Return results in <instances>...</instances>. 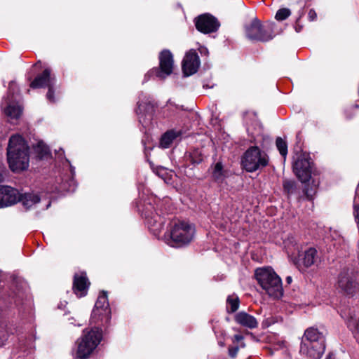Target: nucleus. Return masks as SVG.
<instances>
[{"mask_svg": "<svg viewBox=\"0 0 359 359\" xmlns=\"http://www.w3.org/2000/svg\"><path fill=\"white\" fill-rule=\"evenodd\" d=\"M111 319V311L107 299V293L102 292L100 294L95 302V307L91 315L92 323L97 324H107Z\"/></svg>", "mask_w": 359, "mask_h": 359, "instance_id": "obj_7", "label": "nucleus"}, {"mask_svg": "<svg viewBox=\"0 0 359 359\" xmlns=\"http://www.w3.org/2000/svg\"><path fill=\"white\" fill-rule=\"evenodd\" d=\"M212 177L217 182H222L226 177V172L221 162L216 163L212 166Z\"/></svg>", "mask_w": 359, "mask_h": 359, "instance_id": "obj_25", "label": "nucleus"}, {"mask_svg": "<svg viewBox=\"0 0 359 359\" xmlns=\"http://www.w3.org/2000/svg\"><path fill=\"white\" fill-rule=\"evenodd\" d=\"M53 86H50L49 87H48V93L46 94V97L49 100V102H55V98L54 97Z\"/></svg>", "mask_w": 359, "mask_h": 359, "instance_id": "obj_35", "label": "nucleus"}, {"mask_svg": "<svg viewBox=\"0 0 359 359\" xmlns=\"http://www.w3.org/2000/svg\"><path fill=\"white\" fill-rule=\"evenodd\" d=\"M20 199L17 189L9 186H0V208L12 205Z\"/></svg>", "mask_w": 359, "mask_h": 359, "instance_id": "obj_13", "label": "nucleus"}, {"mask_svg": "<svg viewBox=\"0 0 359 359\" xmlns=\"http://www.w3.org/2000/svg\"><path fill=\"white\" fill-rule=\"evenodd\" d=\"M199 57L194 50L187 52L182 61V70L185 76L196 73L199 67Z\"/></svg>", "mask_w": 359, "mask_h": 359, "instance_id": "obj_14", "label": "nucleus"}, {"mask_svg": "<svg viewBox=\"0 0 359 359\" xmlns=\"http://www.w3.org/2000/svg\"><path fill=\"white\" fill-rule=\"evenodd\" d=\"M300 30H301V27L296 28V31L297 32H300Z\"/></svg>", "mask_w": 359, "mask_h": 359, "instance_id": "obj_43", "label": "nucleus"}, {"mask_svg": "<svg viewBox=\"0 0 359 359\" xmlns=\"http://www.w3.org/2000/svg\"><path fill=\"white\" fill-rule=\"evenodd\" d=\"M308 18H309L310 21L315 20L316 19V18H317V14H316V11L314 10H313V9H311L309 11Z\"/></svg>", "mask_w": 359, "mask_h": 359, "instance_id": "obj_37", "label": "nucleus"}, {"mask_svg": "<svg viewBox=\"0 0 359 359\" xmlns=\"http://www.w3.org/2000/svg\"><path fill=\"white\" fill-rule=\"evenodd\" d=\"M245 32L249 39L261 41H268L273 37L271 28L264 29L261 22L256 18L246 25Z\"/></svg>", "mask_w": 359, "mask_h": 359, "instance_id": "obj_10", "label": "nucleus"}, {"mask_svg": "<svg viewBox=\"0 0 359 359\" xmlns=\"http://www.w3.org/2000/svg\"><path fill=\"white\" fill-rule=\"evenodd\" d=\"M238 346L231 347L229 348V355L231 358H235L238 352Z\"/></svg>", "mask_w": 359, "mask_h": 359, "instance_id": "obj_36", "label": "nucleus"}, {"mask_svg": "<svg viewBox=\"0 0 359 359\" xmlns=\"http://www.w3.org/2000/svg\"><path fill=\"white\" fill-rule=\"evenodd\" d=\"M40 201L38 195L34 193L24 194V208L29 209Z\"/></svg>", "mask_w": 359, "mask_h": 359, "instance_id": "obj_28", "label": "nucleus"}, {"mask_svg": "<svg viewBox=\"0 0 359 359\" xmlns=\"http://www.w3.org/2000/svg\"><path fill=\"white\" fill-rule=\"evenodd\" d=\"M89 285L90 283L85 273L74 275L73 290L79 297L86 295Z\"/></svg>", "mask_w": 359, "mask_h": 359, "instance_id": "obj_17", "label": "nucleus"}, {"mask_svg": "<svg viewBox=\"0 0 359 359\" xmlns=\"http://www.w3.org/2000/svg\"><path fill=\"white\" fill-rule=\"evenodd\" d=\"M205 51H204V53H208V49L204 48Z\"/></svg>", "mask_w": 359, "mask_h": 359, "instance_id": "obj_46", "label": "nucleus"}, {"mask_svg": "<svg viewBox=\"0 0 359 359\" xmlns=\"http://www.w3.org/2000/svg\"><path fill=\"white\" fill-rule=\"evenodd\" d=\"M7 161L10 169L14 172L22 170V136L12 135L7 147Z\"/></svg>", "mask_w": 359, "mask_h": 359, "instance_id": "obj_5", "label": "nucleus"}, {"mask_svg": "<svg viewBox=\"0 0 359 359\" xmlns=\"http://www.w3.org/2000/svg\"><path fill=\"white\" fill-rule=\"evenodd\" d=\"M23 169L25 170V164L24 163Z\"/></svg>", "mask_w": 359, "mask_h": 359, "instance_id": "obj_48", "label": "nucleus"}, {"mask_svg": "<svg viewBox=\"0 0 359 359\" xmlns=\"http://www.w3.org/2000/svg\"><path fill=\"white\" fill-rule=\"evenodd\" d=\"M339 287L347 294L359 291V273L353 269H344L339 275Z\"/></svg>", "mask_w": 359, "mask_h": 359, "instance_id": "obj_6", "label": "nucleus"}, {"mask_svg": "<svg viewBox=\"0 0 359 359\" xmlns=\"http://www.w3.org/2000/svg\"><path fill=\"white\" fill-rule=\"evenodd\" d=\"M236 322L243 327L255 329L258 325L257 319L246 312L241 311L235 316Z\"/></svg>", "mask_w": 359, "mask_h": 359, "instance_id": "obj_20", "label": "nucleus"}, {"mask_svg": "<svg viewBox=\"0 0 359 359\" xmlns=\"http://www.w3.org/2000/svg\"><path fill=\"white\" fill-rule=\"evenodd\" d=\"M55 79L54 76H51L50 70L46 69L39 76H37L31 83L32 88H48L50 86H54Z\"/></svg>", "mask_w": 359, "mask_h": 359, "instance_id": "obj_18", "label": "nucleus"}, {"mask_svg": "<svg viewBox=\"0 0 359 359\" xmlns=\"http://www.w3.org/2000/svg\"><path fill=\"white\" fill-rule=\"evenodd\" d=\"M286 281L288 284L291 283L292 282V278L290 276L287 277Z\"/></svg>", "mask_w": 359, "mask_h": 359, "instance_id": "obj_41", "label": "nucleus"}, {"mask_svg": "<svg viewBox=\"0 0 359 359\" xmlns=\"http://www.w3.org/2000/svg\"><path fill=\"white\" fill-rule=\"evenodd\" d=\"M245 122L247 125V131L252 137H255L262 133V125L257 119L255 115L248 114L245 117Z\"/></svg>", "mask_w": 359, "mask_h": 359, "instance_id": "obj_23", "label": "nucleus"}, {"mask_svg": "<svg viewBox=\"0 0 359 359\" xmlns=\"http://www.w3.org/2000/svg\"><path fill=\"white\" fill-rule=\"evenodd\" d=\"M276 147L278 149L280 155L285 158L287 154V142L281 137H278L276 141Z\"/></svg>", "mask_w": 359, "mask_h": 359, "instance_id": "obj_32", "label": "nucleus"}, {"mask_svg": "<svg viewBox=\"0 0 359 359\" xmlns=\"http://www.w3.org/2000/svg\"><path fill=\"white\" fill-rule=\"evenodd\" d=\"M71 172H72V175H74V168H73L72 166H71Z\"/></svg>", "mask_w": 359, "mask_h": 359, "instance_id": "obj_42", "label": "nucleus"}, {"mask_svg": "<svg viewBox=\"0 0 359 359\" xmlns=\"http://www.w3.org/2000/svg\"><path fill=\"white\" fill-rule=\"evenodd\" d=\"M137 104L138 107L136 111L139 116V121L144 128H148L151 123V121L152 119V114L151 113L149 112H147L145 115L141 114L142 110L145 109V106L140 101L137 102Z\"/></svg>", "mask_w": 359, "mask_h": 359, "instance_id": "obj_26", "label": "nucleus"}, {"mask_svg": "<svg viewBox=\"0 0 359 359\" xmlns=\"http://www.w3.org/2000/svg\"><path fill=\"white\" fill-rule=\"evenodd\" d=\"M186 136V130L182 128H175L166 131L161 137L160 145L167 149L175 141H180Z\"/></svg>", "mask_w": 359, "mask_h": 359, "instance_id": "obj_15", "label": "nucleus"}, {"mask_svg": "<svg viewBox=\"0 0 359 359\" xmlns=\"http://www.w3.org/2000/svg\"><path fill=\"white\" fill-rule=\"evenodd\" d=\"M239 307V298L236 294L229 295L226 299V309L229 313H233Z\"/></svg>", "mask_w": 359, "mask_h": 359, "instance_id": "obj_29", "label": "nucleus"}, {"mask_svg": "<svg viewBox=\"0 0 359 359\" xmlns=\"http://www.w3.org/2000/svg\"><path fill=\"white\" fill-rule=\"evenodd\" d=\"M325 350V344L301 343L300 353L311 359H320Z\"/></svg>", "mask_w": 359, "mask_h": 359, "instance_id": "obj_16", "label": "nucleus"}, {"mask_svg": "<svg viewBox=\"0 0 359 359\" xmlns=\"http://www.w3.org/2000/svg\"><path fill=\"white\" fill-rule=\"evenodd\" d=\"M348 327L353 334L359 333V317L355 313L350 314L347 317Z\"/></svg>", "mask_w": 359, "mask_h": 359, "instance_id": "obj_30", "label": "nucleus"}, {"mask_svg": "<svg viewBox=\"0 0 359 359\" xmlns=\"http://www.w3.org/2000/svg\"><path fill=\"white\" fill-rule=\"evenodd\" d=\"M318 259V252L314 248H309L302 255H299V266L302 265L305 268L314 265Z\"/></svg>", "mask_w": 359, "mask_h": 359, "instance_id": "obj_19", "label": "nucleus"}, {"mask_svg": "<svg viewBox=\"0 0 359 359\" xmlns=\"http://www.w3.org/2000/svg\"><path fill=\"white\" fill-rule=\"evenodd\" d=\"M6 168L3 164H0V182L4 179Z\"/></svg>", "mask_w": 359, "mask_h": 359, "instance_id": "obj_38", "label": "nucleus"}, {"mask_svg": "<svg viewBox=\"0 0 359 359\" xmlns=\"http://www.w3.org/2000/svg\"><path fill=\"white\" fill-rule=\"evenodd\" d=\"M243 339V337L241 334H236L233 337V341L234 342H238L240 341H242Z\"/></svg>", "mask_w": 359, "mask_h": 359, "instance_id": "obj_39", "label": "nucleus"}, {"mask_svg": "<svg viewBox=\"0 0 359 359\" xmlns=\"http://www.w3.org/2000/svg\"><path fill=\"white\" fill-rule=\"evenodd\" d=\"M293 172L302 183L309 182L312 174V163L304 154L297 155L292 165Z\"/></svg>", "mask_w": 359, "mask_h": 359, "instance_id": "obj_8", "label": "nucleus"}, {"mask_svg": "<svg viewBox=\"0 0 359 359\" xmlns=\"http://www.w3.org/2000/svg\"><path fill=\"white\" fill-rule=\"evenodd\" d=\"M356 199L358 200V203H359V183H358V188L355 191V196L354 201H355Z\"/></svg>", "mask_w": 359, "mask_h": 359, "instance_id": "obj_40", "label": "nucleus"}, {"mask_svg": "<svg viewBox=\"0 0 359 359\" xmlns=\"http://www.w3.org/2000/svg\"><path fill=\"white\" fill-rule=\"evenodd\" d=\"M269 163V156L257 146L250 147L241 158L243 168L248 172L261 170Z\"/></svg>", "mask_w": 359, "mask_h": 359, "instance_id": "obj_3", "label": "nucleus"}, {"mask_svg": "<svg viewBox=\"0 0 359 359\" xmlns=\"http://www.w3.org/2000/svg\"><path fill=\"white\" fill-rule=\"evenodd\" d=\"M290 14L291 11L289 8H280L276 12L275 18L278 21H282L287 18Z\"/></svg>", "mask_w": 359, "mask_h": 359, "instance_id": "obj_33", "label": "nucleus"}, {"mask_svg": "<svg viewBox=\"0 0 359 359\" xmlns=\"http://www.w3.org/2000/svg\"><path fill=\"white\" fill-rule=\"evenodd\" d=\"M156 174L165 182V183H172V178L173 175L171 171H168L164 168H160L157 169Z\"/></svg>", "mask_w": 359, "mask_h": 359, "instance_id": "obj_31", "label": "nucleus"}, {"mask_svg": "<svg viewBox=\"0 0 359 359\" xmlns=\"http://www.w3.org/2000/svg\"><path fill=\"white\" fill-rule=\"evenodd\" d=\"M195 234L194 226L184 221L174 222L165 234V242L171 247L180 248L190 243Z\"/></svg>", "mask_w": 359, "mask_h": 359, "instance_id": "obj_1", "label": "nucleus"}, {"mask_svg": "<svg viewBox=\"0 0 359 359\" xmlns=\"http://www.w3.org/2000/svg\"><path fill=\"white\" fill-rule=\"evenodd\" d=\"M219 27L217 20L211 15L203 14L196 20V29L204 34L216 32Z\"/></svg>", "mask_w": 359, "mask_h": 359, "instance_id": "obj_11", "label": "nucleus"}, {"mask_svg": "<svg viewBox=\"0 0 359 359\" xmlns=\"http://www.w3.org/2000/svg\"><path fill=\"white\" fill-rule=\"evenodd\" d=\"M6 106L4 107V111L6 115L10 118L11 121L17 120L21 115V109L18 104L14 102H5Z\"/></svg>", "mask_w": 359, "mask_h": 359, "instance_id": "obj_24", "label": "nucleus"}, {"mask_svg": "<svg viewBox=\"0 0 359 359\" xmlns=\"http://www.w3.org/2000/svg\"><path fill=\"white\" fill-rule=\"evenodd\" d=\"M32 154L39 159L47 158L50 155L48 147L41 141L36 144H29L24 141V158L25 156H31Z\"/></svg>", "mask_w": 359, "mask_h": 359, "instance_id": "obj_12", "label": "nucleus"}, {"mask_svg": "<svg viewBox=\"0 0 359 359\" xmlns=\"http://www.w3.org/2000/svg\"><path fill=\"white\" fill-rule=\"evenodd\" d=\"M200 161H201V160H199V161H194V163H198Z\"/></svg>", "mask_w": 359, "mask_h": 359, "instance_id": "obj_44", "label": "nucleus"}, {"mask_svg": "<svg viewBox=\"0 0 359 359\" xmlns=\"http://www.w3.org/2000/svg\"><path fill=\"white\" fill-rule=\"evenodd\" d=\"M50 203H48V204L47 205V207H46V208H48L50 206Z\"/></svg>", "mask_w": 359, "mask_h": 359, "instance_id": "obj_47", "label": "nucleus"}, {"mask_svg": "<svg viewBox=\"0 0 359 359\" xmlns=\"http://www.w3.org/2000/svg\"><path fill=\"white\" fill-rule=\"evenodd\" d=\"M205 51H204V53H208V49L204 48Z\"/></svg>", "mask_w": 359, "mask_h": 359, "instance_id": "obj_45", "label": "nucleus"}, {"mask_svg": "<svg viewBox=\"0 0 359 359\" xmlns=\"http://www.w3.org/2000/svg\"><path fill=\"white\" fill-rule=\"evenodd\" d=\"M319 185V182L316 180H312L311 184H306L304 188V193L308 200H313L317 191Z\"/></svg>", "mask_w": 359, "mask_h": 359, "instance_id": "obj_27", "label": "nucleus"}, {"mask_svg": "<svg viewBox=\"0 0 359 359\" xmlns=\"http://www.w3.org/2000/svg\"><path fill=\"white\" fill-rule=\"evenodd\" d=\"M159 66L160 70H151L146 74L145 80L147 81V77L150 76L154 72L156 73V76L164 79L172 73L174 68V60L172 53L168 50H163L159 54Z\"/></svg>", "mask_w": 359, "mask_h": 359, "instance_id": "obj_9", "label": "nucleus"}, {"mask_svg": "<svg viewBox=\"0 0 359 359\" xmlns=\"http://www.w3.org/2000/svg\"><path fill=\"white\" fill-rule=\"evenodd\" d=\"M296 183L292 180H285L283 182V189L287 194H292L296 190Z\"/></svg>", "mask_w": 359, "mask_h": 359, "instance_id": "obj_34", "label": "nucleus"}, {"mask_svg": "<svg viewBox=\"0 0 359 359\" xmlns=\"http://www.w3.org/2000/svg\"><path fill=\"white\" fill-rule=\"evenodd\" d=\"M255 275L258 283L269 296L273 299L282 297L283 295L282 280L272 268L257 269Z\"/></svg>", "mask_w": 359, "mask_h": 359, "instance_id": "obj_2", "label": "nucleus"}, {"mask_svg": "<svg viewBox=\"0 0 359 359\" xmlns=\"http://www.w3.org/2000/svg\"><path fill=\"white\" fill-rule=\"evenodd\" d=\"M302 343L325 344V339L323 334L317 329L310 327L305 331L304 339Z\"/></svg>", "mask_w": 359, "mask_h": 359, "instance_id": "obj_22", "label": "nucleus"}, {"mask_svg": "<svg viewBox=\"0 0 359 359\" xmlns=\"http://www.w3.org/2000/svg\"><path fill=\"white\" fill-rule=\"evenodd\" d=\"M144 215L150 231L154 235L158 234L163 228V219L158 214L149 215L145 212Z\"/></svg>", "mask_w": 359, "mask_h": 359, "instance_id": "obj_21", "label": "nucleus"}, {"mask_svg": "<svg viewBox=\"0 0 359 359\" xmlns=\"http://www.w3.org/2000/svg\"><path fill=\"white\" fill-rule=\"evenodd\" d=\"M102 337V331L99 328L84 330L83 335L77 341V357L87 359L100 344Z\"/></svg>", "mask_w": 359, "mask_h": 359, "instance_id": "obj_4", "label": "nucleus"}]
</instances>
